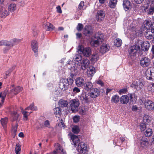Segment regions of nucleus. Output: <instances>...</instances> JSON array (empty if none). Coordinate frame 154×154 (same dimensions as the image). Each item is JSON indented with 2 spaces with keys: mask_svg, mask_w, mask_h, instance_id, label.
I'll return each mask as SVG.
<instances>
[{
  "mask_svg": "<svg viewBox=\"0 0 154 154\" xmlns=\"http://www.w3.org/2000/svg\"><path fill=\"white\" fill-rule=\"evenodd\" d=\"M21 150V148L20 147V145L19 144L16 145V147L15 148V152L16 154H19Z\"/></svg>",
  "mask_w": 154,
  "mask_h": 154,
  "instance_id": "5fc2aeb1",
  "label": "nucleus"
},
{
  "mask_svg": "<svg viewBox=\"0 0 154 154\" xmlns=\"http://www.w3.org/2000/svg\"><path fill=\"white\" fill-rule=\"evenodd\" d=\"M80 104L79 100L76 99H73L71 100L70 102V106L69 109L70 108V110L71 112H77L78 109V107Z\"/></svg>",
  "mask_w": 154,
  "mask_h": 154,
  "instance_id": "7ed1b4c3",
  "label": "nucleus"
},
{
  "mask_svg": "<svg viewBox=\"0 0 154 154\" xmlns=\"http://www.w3.org/2000/svg\"><path fill=\"white\" fill-rule=\"evenodd\" d=\"M144 33L145 36L147 39H151L154 36V28L151 27V29H146Z\"/></svg>",
  "mask_w": 154,
  "mask_h": 154,
  "instance_id": "9d476101",
  "label": "nucleus"
},
{
  "mask_svg": "<svg viewBox=\"0 0 154 154\" xmlns=\"http://www.w3.org/2000/svg\"><path fill=\"white\" fill-rule=\"evenodd\" d=\"M96 72V70L93 67L90 66L88 69V74L89 76H92Z\"/></svg>",
  "mask_w": 154,
  "mask_h": 154,
  "instance_id": "7c9ffc66",
  "label": "nucleus"
},
{
  "mask_svg": "<svg viewBox=\"0 0 154 154\" xmlns=\"http://www.w3.org/2000/svg\"><path fill=\"white\" fill-rule=\"evenodd\" d=\"M17 9L16 5L14 3H12L9 6L8 9L11 12L14 11Z\"/></svg>",
  "mask_w": 154,
  "mask_h": 154,
  "instance_id": "c9c22d12",
  "label": "nucleus"
},
{
  "mask_svg": "<svg viewBox=\"0 0 154 154\" xmlns=\"http://www.w3.org/2000/svg\"><path fill=\"white\" fill-rule=\"evenodd\" d=\"M132 109L134 111H136L138 110V108L136 105L133 106L132 107Z\"/></svg>",
  "mask_w": 154,
  "mask_h": 154,
  "instance_id": "0e129e2a",
  "label": "nucleus"
},
{
  "mask_svg": "<svg viewBox=\"0 0 154 154\" xmlns=\"http://www.w3.org/2000/svg\"><path fill=\"white\" fill-rule=\"evenodd\" d=\"M22 88L19 86L15 88H13L10 91L9 93L11 94L16 95L19 93L22 90Z\"/></svg>",
  "mask_w": 154,
  "mask_h": 154,
  "instance_id": "b1692460",
  "label": "nucleus"
},
{
  "mask_svg": "<svg viewBox=\"0 0 154 154\" xmlns=\"http://www.w3.org/2000/svg\"><path fill=\"white\" fill-rule=\"evenodd\" d=\"M8 119L7 118L5 117L4 118H2L1 119V123L3 127L4 128L6 127V125Z\"/></svg>",
  "mask_w": 154,
  "mask_h": 154,
  "instance_id": "37998d69",
  "label": "nucleus"
},
{
  "mask_svg": "<svg viewBox=\"0 0 154 154\" xmlns=\"http://www.w3.org/2000/svg\"><path fill=\"white\" fill-rule=\"evenodd\" d=\"M12 118L13 121H14L20 118V115L16 112H13L12 113Z\"/></svg>",
  "mask_w": 154,
  "mask_h": 154,
  "instance_id": "58836bf2",
  "label": "nucleus"
},
{
  "mask_svg": "<svg viewBox=\"0 0 154 154\" xmlns=\"http://www.w3.org/2000/svg\"><path fill=\"white\" fill-rule=\"evenodd\" d=\"M31 46L32 50L35 52V56H37L38 47L37 42L36 41H33L31 42Z\"/></svg>",
  "mask_w": 154,
  "mask_h": 154,
  "instance_id": "5701e85b",
  "label": "nucleus"
},
{
  "mask_svg": "<svg viewBox=\"0 0 154 154\" xmlns=\"http://www.w3.org/2000/svg\"><path fill=\"white\" fill-rule=\"evenodd\" d=\"M54 113L56 114L60 115L61 113V111L60 107L55 108L54 110Z\"/></svg>",
  "mask_w": 154,
  "mask_h": 154,
  "instance_id": "8fccbe9b",
  "label": "nucleus"
},
{
  "mask_svg": "<svg viewBox=\"0 0 154 154\" xmlns=\"http://www.w3.org/2000/svg\"><path fill=\"white\" fill-rule=\"evenodd\" d=\"M82 59L81 56L79 54H76L75 55L73 58L74 62L75 63L80 61Z\"/></svg>",
  "mask_w": 154,
  "mask_h": 154,
  "instance_id": "e433bc0d",
  "label": "nucleus"
},
{
  "mask_svg": "<svg viewBox=\"0 0 154 154\" xmlns=\"http://www.w3.org/2000/svg\"><path fill=\"white\" fill-rule=\"evenodd\" d=\"M150 63V60L146 57H142L140 61V64L143 67L148 66H149Z\"/></svg>",
  "mask_w": 154,
  "mask_h": 154,
  "instance_id": "f8f14e48",
  "label": "nucleus"
},
{
  "mask_svg": "<svg viewBox=\"0 0 154 154\" xmlns=\"http://www.w3.org/2000/svg\"><path fill=\"white\" fill-rule=\"evenodd\" d=\"M84 2L83 1H81L79 5L78 8V10H81L83 9V7L84 6Z\"/></svg>",
  "mask_w": 154,
  "mask_h": 154,
  "instance_id": "6e6d98bb",
  "label": "nucleus"
},
{
  "mask_svg": "<svg viewBox=\"0 0 154 154\" xmlns=\"http://www.w3.org/2000/svg\"><path fill=\"white\" fill-rule=\"evenodd\" d=\"M54 28L53 25L49 23H47L45 26V28L48 31H52Z\"/></svg>",
  "mask_w": 154,
  "mask_h": 154,
  "instance_id": "de8ad7c7",
  "label": "nucleus"
},
{
  "mask_svg": "<svg viewBox=\"0 0 154 154\" xmlns=\"http://www.w3.org/2000/svg\"><path fill=\"white\" fill-rule=\"evenodd\" d=\"M129 97L127 95H122L120 98V101L122 104H126L129 102Z\"/></svg>",
  "mask_w": 154,
  "mask_h": 154,
  "instance_id": "cd10ccee",
  "label": "nucleus"
},
{
  "mask_svg": "<svg viewBox=\"0 0 154 154\" xmlns=\"http://www.w3.org/2000/svg\"><path fill=\"white\" fill-rule=\"evenodd\" d=\"M90 64V61L88 59H85L82 61L81 66L83 69H85L89 67Z\"/></svg>",
  "mask_w": 154,
  "mask_h": 154,
  "instance_id": "a878e982",
  "label": "nucleus"
},
{
  "mask_svg": "<svg viewBox=\"0 0 154 154\" xmlns=\"http://www.w3.org/2000/svg\"><path fill=\"white\" fill-rule=\"evenodd\" d=\"M80 119V117L79 116H75L73 117V120L74 122L77 123L79 122Z\"/></svg>",
  "mask_w": 154,
  "mask_h": 154,
  "instance_id": "4d7b16f0",
  "label": "nucleus"
},
{
  "mask_svg": "<svg viewBox=\"0 0 154 154\" xmlns=\"http://www.w3.org/2000/svg\"><path fill=\"white\" fill-rule=\"evenodd\" d=\"M96 83L101 86H103L104 85L103 83L100 80L97 81Z\"/></svg>",
  "mask_w": 154,
  "mask_h": 154,
  "instance_id": "69168bd1",
  "label": "nucleus"
},
{
  "mask_svg": "<svg viewBox=\"0 0 154 154\" xmlns=\"http://www.w3.org/2000/svg\"><path fill=\"white\" fill-rule=\"evenodd\" d=\"M55 146L56 147L55 150L53 152V154H62L63 152V149L60 147V145L57 143L55 144Z\"/></svg>",
  "mask_w": 154,
  "mask_h": 154,
  "instance_id": "4be33fe9",
  "label": "nucleus"
},
{
  "mask_svg": "<svg viewBox=\"0 0 154 154\" xmlns=\"http://www.w3.org/2000/svg\"><path fill=\"white\" fill-rule=\"evenodd\" d=\"M105 14L104 11L102 10H100L97 12V19L98 21H100L103 19Z\"/></svg>",
  "mask_w": 154,
  "mask_h": 154,
  "instance_id": "a211bd4d",
  "label": "nucleus"
},
{
  "mask_svg": "<svg viewBox=\"0 0 154 154\" xmlns=\"http://www.w3.org/2000/svg\"><path fill=\"white\" fill-rule=\"evenodd\" d=\"M80 91V89L77 87H75L73 89V92L75 93L79 92Z\"/></svg>",
  "mask_w": 154,
  "mask_h": 154,
  "instance_id": "052dcab7",
  "label": "nucleus"
},
{
  "mask_svg": "<svg viewBox=\"0 0 154 154\" xmlns=\"http://www.w3.org/2000/svg\"><path fill=\"white\" fill-rule=\"evenodd\" d=\"M8 92V90L7 89L5 90L3 92L1 93V106H2V104L4 102L5 98Z\"/></svg>",
  "mask_w": 154,
  "mask_h": 154,
  "instance_id": "2f4dec72",
  "label": "nucleus"
},
{
  "mask_svg": "<svg viewBox=\"0 0 154 154\" xmlns=\"http://www.w3.org/2000/svg\"><path fill=\"white\" fill-rule=\"evenodd\" d=\"M129 33L130 37L132 39L135 38L137 35V33L136 31V29L134 28L131 29Z\"/></svg>",
  "mask_w": 154,
  "mask_h": 154,
  "instance_id": "72a5a7b5",
  "label": "nucleus"
},
{
  "mask_svg": "<svg viewBox=\"0 0 154 154\" xmlns=\"http://www.w3.org/2000/svg\"><path fill=\"white\" fill-rule=\"evenodd\" d=\"M84 34L85 35H91L93 33L92 27L89 26H86L85 27Z\"/></svg>",
  "mask_w": 154,
  "mask_h": 154,
  "instance_id": "412c9836",
  "label": "nucleus"
},
{
  "mask_svg": "<svg viewBox=\"0 0 154 154\" xmlns=\"http://www.w3.org/2000/svg\"><path fill=\"white\" fill-rule=\"evenodd\" d=\"M17 129V126H15L12 128L11 132L13 137H14L16 134Z\"/></svg>",
  "mask_w": 154,
  "mask_h": 154,
  "instance_id": "603ef678",
  "label": "nucleus"
},
{
  "mask_svg": "<svg viewBox=\"0 0 154 154\" xmlns=\"http://www.w3.org/2000/svg\"><path fill=\"white\" fill-rule=\"evenodd\" d=\"M145 76L147 79L149 80H154V67L147 69L145 73Z\"/></svg>",
  "mask_w": 154,
  "mask_h": 154,
  "instance_id": "6e6552de",
  "label": "nucleus"
},
{
  "mask_svg": "<svg viewBox=\"0 0 154 154\" xmlns=\"http://www.w3.org/2000/svg\"><path fill=\"white\" fill-rule=\"evenodd\" d=\"M122 40L119 38H117L114 40V44L117 47H120L122 44Z\"/></svg>",
  "mask_w": 154,
  "mask_h": 154,
  "instance_id": "a19ab883",
  "label": "nucleus"
},
{
  "mask_svg": "<svg viewBox=\"0 0 154 154\" xmlns=\"http://www.w3.org/2000/svg\"><path fill=\"white\" fill-rule=\"evenodd\" d=\"M78 51L79 54H83L84 56L88 57L91 54V50L90 47L84 48L82 46L79 45L78 46Z\"/></svg>",
  "mask_w": 154,
  "mask_h": 154,
  "instance_id": "20e7f679",
  "label": "nucleus"
},
{
  "mask_svg": "<svg viewBox=\"0 0 154 154\" xmlns=\"http://www.w3.org/2000/svg\"><path fill=\"white\" fill-rule=\"evenodd\" d=\"M84 86V89L87 91H89L91 90L93 86L92 83L90 82H85Z\"/></svg>",
  "mask_w": 154,
  "mask_h": 154,
  "instance_id": "bb28decb",
  "label": "nucleus"
},
{
  "mask_svg": "<svg viewBox=\"0 0 154 154\" xmlns=\"http://www.w3.org/2000/svg\"><path fill=\"white\" fill-rule=\"evenodd\" d=\"M143 122L145 123H149L151 122L150 118L147 115H145L143 117Z\"/></svg>",
  "mask_w": 154,
  "mask_h": 154,
  "instance_id": "49530a36",
  "label": "nucleus"
},
{
  "mask_svg": "<svg viewBox=\"0 0 154 154\" xmlns=\"http://www.w3.org/2000/svg\"><path fill=\"white\" fill-rule=\"evenodd\" d=\"M69 84L68 83L67 79H62L59 84V88L63 91L67 90L69 87Z\"/></svg>",
  "mask_w": 154,
  "mask_h": 154,
  "instance_id": "1a4fd4ad",
  "label": "nucleus"
},
{
  "mask_svg": "<svg viewBox=\"0 0 154 154\" xmlns=\"http://www.w3.org/2000/svg\"><path fill=\"white\" fill-rule=\"evenodd\" d=\"M58 104L60 107H65L68 105V103L67 100L61 99L59 101Z\"/></svg>",
  "mask_w": 154,
  "mask_h": 154,
  "instance_id": "c85d7f7f",
  "label": "nucleus"
},
{
  "mask_svg": "<svg viewBox=\"0 0 154 154\" xmlns=\"http://www.w3.org/2000/svg\"><path fill=\"white\" fill-rule=\"evenodd\" d=\"M120 100V98L119 96L118 95H115L113 96L111 98V101L115 103H117Z\"/></svg>",
  "mask_w": 154,
  "mask_h": 154,
  "instance_id": "4c0bfd02",
  "label": "nucleus"
},
{
  "mask_svg": "<svg viewBox=\"0 0 154 154\" xmlns=\"http://www.w3.org/2000/svg\"><path fill=\"white\" fill-rule=\"evenodd\" d=\"M9 15V12L6 8L2 7L1 8V17L5 18Z\"/></svg>",
  "mask_w": 154,
  "mask_h": 154,
  "instance_id": "393cba45",
  "label": "nucleus"
},
{
  "mask_svg": "<svg viewBox=\"0 0 154 154\" xmlns=\"http://www.w3.org/2000/svg\"><path fill=\"white\" fill-rule=\"evenodd\" d=\"M147 89L151 93L154 92V83H151L149 84L147 87Z\"/></svg>",
  "mask_w": 154,
  "mask_h": 154,
  "instance_id": "79ce46f5",
  "label": "nucleus"
},
{
  "mask_svg": "<svg viewBox=\"0 0 154 154\" xmlns=\"http://www.w3.org/2000/svg\"><path fill=\"white\" fill-rule=\"evenodd\" d=\"M139 42L140 44L141 49L144 51H148L150 46V43L148 41L142 42L141 41H139Z\"/></svg>",
  "mask_w": 154,
  "mask_h": 154,
  "instance_id": "ddd939ff",
  "label": "nucleus"
},
{
  "mask_svg": "<svg viewBox=\"0 0 154 154\" xmlns=\"http://www.w3.org/2000/svg\"><path fill=\"white\" fill-rule=\"evenodd\" d=\"M75 83L77 86L80 87L84 85L85 81L81 77H78L75 79Z\"/></svg>",
  "mask_w": 154,
  "mask_h": 154,
  "instance_id": "f3484780",
  "label": "nucleus"
},
{
  "mask_svg": "<svg viewBox=\"0 0 154 154\" xmlns=\"http://www.w3.org/2000/svg\"><path fill=\"white\" fill-rule=\"evenodd\" d=\"M57 12L59 13H62V11L61 8V7L60 6H58L56 7Z\"/></svg>",
  "mask_w": 154,
  "mask_h": 154,
  "instance_id": "e2e57ef3",
  "label": "nucleus"
},
{
  "mask_svg": "<svg viewBox=\"0 0 154 154\" xmlns=\"http://www.w3.org/2000/svg\"><path fill=\"white\" fill-rule=\"evenodd\" d=\"M152 23L149 20H145L144 23V25H143V31H145L146 29H151L152 27Z\"/></svg>",
  "mask_w": 154,
  "mask_h": 154,
  "instance_id": "aec40b11",
  "label": "nucleus"
},
{
  "mask_svg": "<svg viewBox=\"0 0 154 154\" xmlns=\"http://www.w3.org/2000/svg\"><path fill=\"white\" fill-rule=\"evenodd\" d=\"M80 130L78 126H74L72 128V131L75 134H77L79 131Z\"/></svg>",
  "mask_w": 154,
  "mask_h": 154,
  "instance_id": "09e8293b",
  "label": "nucleus"
},
{
  "mask_svg": "<svg viewBox=\"0 0 154 154\" xmlns=\"http://www.w3.org/2000/svg\"><path fill=\"white\" fill-rule=\"evenodd\" d=\"M140 128L141 131H144L146 128V124L145 123H142L140 125Z\"/></svg>",
  "mask_w": 154,
  "mask_h": 154,
  "instance_id": "3c124183",
  "label": "nucleus"
},
{
  "mask_svg": "<svg viewBox=\"0 0 154 154\" xmlns=\"http://www.w3.org/2000/svg\"><path fill=\"white\" fill-rule=\"evenodd\" d=\"M149 143L148 139L145 137H142L140 140V146L143 149H146L149 146Z\"/></svg>",
  "mask_w": 154,
  "mask_h": 154,
  "instance_id": "4468645a",
  "label": "nucleus"
},
{
  "mask_svg": "<svg viewBox=\"0 0 154 154\" xmlns=\"http://www.w3.org/2000/svg\"><path fill=\"white\" fill-rule=\"evenodd\" d=\"M118 0H109L108 3V6L111 8H114L117 4Z\"/></svg>",
  "mask_w": 154,
  "mask_h": 154,
  "instance_id": "473e14b6",
  "label": "nucleus"
},
{
  "mask_svg": "<svg viewBox=\"0 0 154 154\" xmlns=\"http://www.w3.org/2000/svg\"><path fill=\"white\" fill-rule=\"evenodd\" d=\"M140 50V47L137 45L131 46L129 48L128 52L131 58L136 56L137 52Z\"/></svg>",
  "mask_w": 154,
  "mask_h": 154,
  "instance_id": "0eeeda50",
  "label": "nucleus"
},
{
  "mask_svg": "<svg viewBox=\"0 0 154 154\" xmlns=\"http://www.w3.org/2000/svg\"><path fill=\"white\" fill-rule=\"evenodd\" d=\"M79 97L83 103H89L91 100V96L88 93H83L79 96Z\"/></svg>",
  "mask_w": 154,
  "mask_h": 154,
  "instance_id": "423d86ee",
  "label": "nucleus"
},
{
  "mask_svg": "<svg viewBox=\"0 0 154 154\" xmlns=\"http://www.w3.org/2000/svg\"><path fill=\"white\" fill-rule=\"evenodd\" d=\"M100 94L99 90L97 88H94L91 90L89 95L91 98H94L99 96Z\"/></svg>",
  "mask_w": 154,
  "mask_h": 154,
  "instance_id": "2eb2a0df",
  "label": "nucleus"
},
{
  "mask_svg": "<svg viewBox=\"0 0 154 154\" xmlns=\"http://www.w3.org/2000/svg\"><path fill=\"white\" fill-rule=\"evenodd\" d=\"M44 125L46 127H50V123L48 120H47L45 121Z\"/></svg>",
  "mask_w": 154,
  "mask_h": 154,
  "instance_id": "680f3d73",
  "label": "nucleus"
},
{
  "mask_svg": "<svg viewBox=\"0 0 154 154\" xmlns=\"http://www.w3.org/2000/svg\"><path fill=\"white\" fill-rule=\"evenodd\" d=\"M144 104L145 108L148 110H154V103L152 101L149 100H146Z\"/></svg>",
  "mask_w": 154,
  "mask_h": 154,
  "instance_id": "9b49d317",
  "label": "nucleus"
},
{
  "mask_svg": "<svg viewBox=\"0 0 154 154\" xmlns=\"http://www.w3.org/2000/svg\"><path fill=\"white\" fill-rule=\"evenodd\" d=\"M127 89L126 88H124L120 90L119 91V94H122L125 93L127 92Z\"/></svg>",
  "mask_w": 154,
  "mask_h": 154,
  "instance_id": "13d9d810",
  "label": "nucleus"
},
{
  "mask_svg": "<svg viewBox=\"0 0 154 154\" xmlns=\"http://www.w3.org/2000/svg\"><path fill=\"white\" fill-rule=\"evenodd\" d=\"M109 47H108L106 44H103L100 49V52L102 54H104L108 51L109 50Z\"/></svg>",
  "mask_w": 154,
  "mask_h": 154,
  "instance_id": "c756f323",
  "label": "nucleus"
},
{
  "mask_svg": "<svg viewBox=\"0 0 154 154\" xmlns=\"http://www.w3.org/2000/svg\"><path fill=\"white\" fill-rule=\"evenodd\" d=\"M144 0H134V1L137 4H140Z\"/></svg>",
  "mask_w": 154,
  "mask_h": 154,
  "instance_id": "774afa93",
  "label": "nucleus"
},
{
  "mask_svg": "<svg viewBox=\"0 0 154 154\" xmlns=\"http://www.w3.org/2000/svg\"><path fill=\"white\" fill-rule=\"evenodd\" d=\"M20 41V39L16 38L12 39L9 41L2 40L1 41V45H5L8 47V48H5L4 49V52L5 53L8 51L10 48L17 45Z\"/></svg>",
  "mask_w": 154,
  "mask_h": 154,
  "instance_id": "f03ea898",
  "label": "nucleus"
},
{
  "mask_svg": "<svg viewBox=\"0 0 154 154\" xmlns=\"http://www.w3.org/2000/svg\"><path fill=\"white\" fill-rule=\"evenodd\" d=\"M83 27V26L82 24L79 23L77 27V29L78 31H81Z\"/></svg>",
  "mask_w": 154,
  "mask_h": 154,
  "instance_id": "bf43d9fd",
  "label": "nucleus"
},
{
  "mask_svg": "<svg viewBox=\"0 0 154 154\" xmlns=\"http://www.w3.org/2000/svg\"><path fill=\"white\" fill-rule=\"evenodd\" d=\"M67 80L68 81V83L69 84V85H71L73 83V80L72 79L69 78Z\"/></svg>",
  "mask_w": 154,
  "mask_h": 154,
  "instance_id": "338daca9",
  "label": "nucleus"
},
{
  "mask_svg": "<svg viewBox=\"0 0 154 154\" xmlns=\"http://www.w3.org/2000/svg\"><path fill=\"white\" fill-rule=\"evenodd\" d=\"M104 35L100 32L96 33L91 38L90 44L92 46L97 47L102 43L104 41Z\"/></svg>",
  "mask_w": 154,
  "mask_h": 154,
  "instance_id": "f257e3e1",
  "label": "nucleus"
},
{
  "mask_svg": "<svg viewBox=\"0 0 154 154\" xmlns=\"http://www.w3.org/2000/svg\"><path fill=\"white\" fill-rule=\"evenodd\" d=\"M29 109L32 110L36 111L37 109V108L36 106H34V103H32L29 106L27 107L25 109L26 110Z\"/></svg>",
  "mask_w": 154,
  "mask_h": 154,
  "instance_id": "a18cd8bd",
  "label": "nucleus"
},
{
  "mask_svg": "<svg viewBox=\"0 0 154 154\" xmlns=\"http://www.w3.org/2000/svg\"><path fill=\"white\" fill-rule=\"evenodd\" d=\"M123 6L125 11L130 10L131 8V6L130 2L128 0H124L123 2Z\"/></svg>",
  "mask_w": 154,
  "mask_h": 154,
  "instance_id": "6ab92c4d",
  "label": "nucleus"
},
{
  "mask_svg": "<svg viewBox=\"0 0 154 154\" xmlns=\"http://www.w3.org/2000/svg\"><path fill=\"white\" fill-rule=\"evenodd\" d=\"M78 72V70L77 67L74 66L72 67L71 69V74L72 77V78L73 76L76 75L77 74Z\"/></svg>",
  "mask_w": 154,
  "mask_h": 154,
  "instance_id": "f704fd0d",
  "label": "nucleus"
},
{
  "mask_svg": "<svg viewBox=\"0 0 154 154\" xmlns=\"http://www.w3.org/2000/svg\"><path fill=\"white\" fill-rule=\"evenodd\" d=\"M152 129L150 128H148L145 132L144 135L146 137H149L152 135Z\"/></svg>",
  "mask_w": 154,
  "mask_h": 154,
  "instance_id": "ea45409f",
  "label": "nucleus"
},
{
  "mask_svg": "<svg viewBox=\"0 0 154 154\" xmlns=\"http://www.w3.org/2000/svg\"><path fill=\"white\" fill-rule=\"evenodd\" d=\"M22 113L23 114V119L25 121H26L28 119V115H29V114L31 113H32V112H31L28 115L27 114L28 113V112L27 111H22Z\"/></svg>",
  "mask_w": 154,
  "mask_h": 154,
  "instance_id": "864d4df0",
  "label": "nucleus"
},
{
  "mask_svg": "<svg viewBox=\"0 0 154 154\" xmlns=\"http://www.w3.org/2000/svg\"><path fill=\"white\" fill-rule=\"evenodd\" d=\"M99 59V55L97 54H94L91 58V60L92 61L95 62L97 61Z\"/></svg>",
  "mask_w": 154,
  "mask_h": 154,
  "instance_id": "c03bdc74",
  "label": "nucleus"
},
{
  "mask_svg": "<svg viewBox=\"0 0 154 154\" xmlns=\"http://www.w3.org/2000/svg\"><path fill=\"white\" fill-rule=\"evenodd\" d=\"M142 9L148 15H152L154 12V7L152 5L146 3L142 5Z\"/></svg>",
  "mask_w": 154,
  "mask_h": 154,
  "instance_id": "39448f33",
  "label": "nucleus"
},
{
  "mask_svg": "<svg viewBox=\"0 0 154 154\" xmlns=\"http://www.w3.org/2000/svg\"><path fill=\"white\" fill-rule=\"evenodd\" d=\"M134 87L137 90L142 89L144 86L143 82L137 80L133 83Z\"/></svg>",
  "mask_w": 154,
  "mask_h": 154,
  "instance_id": "dca6fc26",
  "label": "nucleus"
}]
</instances>
